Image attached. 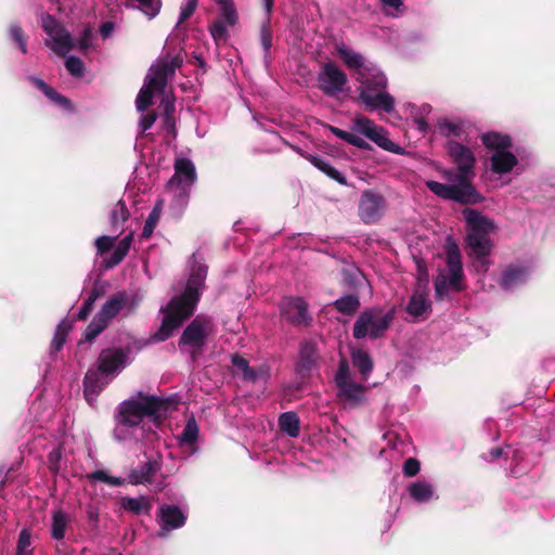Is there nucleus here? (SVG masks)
Wrapping results in <instances>:
<instances>
[{
  "mask_svg": "<svg viewBox=\"0 0 555 555\" xmlns=\"http://www.w3.org/2000/svg\"><path fill=\"white\" fill-rule=\"evenodd\" d=\"M177 406V402L168 397L138 392L130 399L119 403L116 413L114 439L120 443L138 442L143 437L141 426L144 417L156 423L166 417Z\"/></svg>",
  "mask_w": 555,
  "mask_h": 555,
  "instance_id": "nucleus-1",
  "label": "nucleus"
},
{
  "mask_svg": "<svg viewBox=\"0 0 555 555\" xmlns=\"http://www.w3.org/2000/svg\"><path fill=\"white\" fill-rule=\"evenodd\" d=\"M337 52L347 67L353 72L360 85L359 100L366 109L391 113L395 108V99L387 91V78L380 68L345 46L338 47Z\"/></svg>",
  "mask_w": 555,
  "mask_h": 555,
  "instance_id": "nucleus-2",
  "label": "nucleus"
},
{
  "mask_svg": "<svg viewBox=\"0 0 555 555\" xmlns=\"http://www.w3.org/2000/svg\"><path fill=\"white\" fill-rule=\"evenodd\" d=\"M207 267L204 263L196 262V256H193L191 273L184 291L180 295H175L166 307L160 308L164 314L162 325L155 334L157 341H164L169 338L173 332L181 326L184 320L193 314L201 293L205 286Z\"/></svg>",
  "mask_w": 555,
  "mask_h": 555,
  "instance_id": "nucleus-3",
  "label": "nucleus"
},
{
  "mask_svg": "<svg viewBox=\"0 0 555 555\" xmlns=\"http://www.w3.org/2000/svg\"><path fill=\"white\" fill-rule=\"evenodd\" d=\"M196 180V170L192 160L179 157L175 162V173L168 181L163 197L155 204L145 220L142 237L149 238L157 225L163 207L166 203L172 215L179 216L186 207L191 186Z\"/></svg>",
  "mask_w": 555,
  "mask_h": 555,
  "instance_id": "nucleus-4",
  "label": "nucleus"
},
{
  "mask_svg": "<svg viewBox=\"0 0 555 555\" xmlns=\"http://www.w3.org/2000/svg\"><path fill=\"white\" fill-rule=\"evenodd\" d=\"M463 217L466 222V244L472 266L477 274L485 275L492 264L489 258L493 248L490 233L495 228L494 222L472 208H465Z\"/></svg>",
  "mask_w": 555,
  "mask_h": 555,
  "instance_id": "nucleus-5",
  "label": "nucleus"
},
{
  "mask_svg": "<svg viewBox=\"0 0 555 555\" xmlns=\"http://www.w3.org/2000/svg\"><path fill=\"white\" fill-rule=\"evenodd\" d=\"M131 348H106L100 353L96 367H91L83 379L86 400L92 405L99 393L131 363Z\"/></svg>",
  "mask_w": 555,
  "mask_h": 555,
  "instance_id": "nucleus-6",
  "label": "nucleus"
},
{
  "mask_svg": "<svg viewBox=\"0 0 555 555\" xmlns=\"http://www.w3.org/2000/svg\"><path fill=\"white\" fill-rule=\"evenodd\" d=\"M182 60L175 56L168 60H159L154 63L145 77L144 85L140 89L135 106L139 112L145 111L151 104L154 92L163 93L168 79L171 78L176 69L181 66Z\"/></svg>",
  "mask_w": 555,
  "mask_h": 555,
  "instance_id": "nucleus-7",
  "label": "nucleus"
},
{
  "mask_svg": "<svg viewBox=\"0 0 555 555\" xmlns=\"http://www.w3.org/2000/svg\"><path fill=\"white\" fill-rule=\"evenodd\" d=\"M464 269L459 246L448 240L446 244V268L435 279L436 297L442 300L450 292L464 289Z\"/></svg>",
  "mask_w": 555,
  "mask_h": 555,
  "instance_id": "nucleus-8",
  "label": "nucleus"
},
{
  "mask_svg": "<svg viewBox=\"0 0 555 555\" xmlns=\"http://www.w3.org/2000/svg\"><path fill=\"white\" fill-rule=\"evenodd\" d=\"M481 142L491 151L489 167L492 173L503 176L509 173L518 165V157L511 151L512 138L496 131H489L481 135Z\"/></svg>",
  "mask_w": 555,
  "mask_h": 555,
  "instance_id": "nucleus-9",
  "label": "nucleus"
},
{
  "mask_svg": "<svg viewBox=\"0 0 555 555\" xmlns=\"http://www.w3.org/2000/svg\"><path fill=\"white\" fill-rule=\"evenodd\" d=\"M139 300L130 297L126 292L114 294L94 315L85 331V339L92 341L98 337L119 313L126 310V315L131 313L138 306Z\"/></svg>",
  "mask_w": 555,
  "mask_h": 555,
  "instance_id": "nucleus-10",
  "label": "nucleus"
},
{
  "mask_svg": "<svg viewBox=\"0 0 555 555\" xmlns=\"http://www.w3.org/2000/svg\"><path fill=\"white\" fill-rule=\"evenodd\" d=\"M447 183L426 181V186L437 196L451 199L461 204H476L482 201V196L476 191L473 183L460 180L453 171L444 173Z\"/></svg>",
  "mask_w": 555,
  "mask_h": 555,
  "instance_id": "nucleus-11",
  "label": "nucleus"
},
{
  "mask_svg": "<svg viewBox=\"0 0 555 555\" xmlns=\"http://www.w3.org/2000/svg\"><path fill=\"white\" fill-rule=\"evenodd\" d=\"M41 27L47 35L44 44L55 54L66 56L73 49H76V40L70 33L49 13H41Z\"/></svg>",
  "mask_w": 555,
  "mask_h": 555,
  "instance_id": "nucleus-12",
  "label": "nucleus"
},
{
  "mask_svg": "<svg viewBox=\"0 0 555 555\" xmlns=\"http://www.w3.org/2000/svg\"><path fill=\"white\" fill-rule=\"evenodd\" d=\"M392 319V310L387 312L378 308L365 310L353 324V337L357 339L365 337L378 338L387 331Z\"/></svg>",
  "mask_w": 555,
  "mask_h": 555,
  "instance_id": "nucleus-13",
  "label": "nucleus"
},
{
  "mask_svg": "<svg viewBox=\"0 0 555 555\" xmlns=\"http://www.w3.org/2000/svg\"><path fill=\"white\" fill-rule=\"evenodd\" d=\"M337 396L339 400L350 408L363 404L366 400V387L357 383L346 360L339 362L338 371L335 375Z\"/></svg>",
  "mask_w": 555,
  "mask_h": 555,
  "instance_id": "nucleus-14",
  "label": "nucleus"
},
{
  "mask_svg": "<svg viewBox=\"0 0 555 555\" xmlns=\"http://www.w3.org/2000/svg\"><path fill=\"white\" fill-rule=\"evenodd\" d=\"M212 320L205 315H197L183 331L179 348L190 352L193 357L206 345L207 338L214 333Z\"/></svg>",
  "mask_w": 555,
  "mask_h": 555,
  "instance_id": "nucleus-15",
  "label": "nucleus"
},
{
  "mask_svg": "<svg viewBox=\"0 0 555 555\" xmlns=\"http://www.w3.org/2000/svg\"><path fill=\"white\" fill-rule=\"evenodd\" d=\"M447 146L451 159L456 165V170L452 171L460 180L472 183L476 164L472 149L454 140H450Z\"/></svg>",
  "mask_w": 555,
  "mask_h": 555,
  "instance_id": "nucleus-16",
  "label": "nucleus"
},
{
  "mask_svg": "<svg viewBox=\"0 0 555 555\" xmlns=\"http://www.w3.org/2000/svg\"><path fill=\"white\" fill-rule=\"evenodd\" d=\"M351 129L353 132L366 137L383 150L401 154L402 149L387 137L384 128L376 126L371 119L358 116L352 120Z\"/></svg>",
  "mask_w": 555,
  "mask_h": 555,
  "instance_id": "nucleus-17",
  "label": "nucleus"
},
{
  "mask_svg": "<svg viewBox=\"0 0 555 555\" xmlns=\"http://www.w3.org/2000/svg\"><path fill=\"white\" fill-rule=\"evenodd\" d=\"M188 506H179L175 504H163L158 508L157 524L159 538H167L173 530L182 528L188 519Z\"/></svg>",
  "mask_w": 555,
  "mask_h": 555,
  "instance_id": "nucleus-18",
  "label": "nucleus"
},
{
  "mask_svg": "<svg viewBox=\"0 0 555 555\" xmlns=\"http://www.w3.org/2000/svg\"><path fill=\"white\" fill-rule=\"evenodd\" d=\"M387 207L383 194L374 190H365L359 201L358 215L365 224L376 223L382 219Z\"/></svg>",
  "mask_w": 555,
  "mask_h": 555,
  "instance_id": "nucleus-19",
  "label": "nucleus"
},
{
  "mask_svg": "<svg viewBox=\"0 0 555 555\" xmlns=\"http://www.w3.org/2000/svg\"><path fill=\"white\" fill-rule=\"evenodd\" d=\"M319 89L328 96H335L345 91L347 76L335 64L326 63L318 75Z\"/></svg>",
  "mask_w": 555,
  "mask_h": 555,
  "instance_id": "nucleus-20",
  "label": "nucleus"
},
{
  "mask_svg": "<svg viewBox=\"0 0 555 555\" xmlns=\"http://www.w3.org/2000/svg\"><path fill=\"white\" fill-rule=\"evenodd\" d=\"M220 8L218 18L210 27V34L216 41L224 40L228 27L234 26L237 22V13L233 0H216Z\"/></svg>",
  "mask_w": 555,
  "mask_h": 555,
  "instance_id": "nucleus-21",
  "label": "nucleus"
},
{
  "mask_svg": "<svg viewBox=\"0 0 555 555\" xmlns=\"http://www.w3.org/2000/svg\"><path fill=\"white\" fill-rule=\"evenodd\" d=\"M282 317L296 325H306L311 317L308 312V304L300 297L284 298L280 305Z\"/></svg>",
  "mask_w": 555,
  "mask_h": 555,
  "instance_id": "nucleus-22",
  "label": "nucleus"
},
{
  "mask_svg": "<svg viewBox=\"0 0 555 555\" xmlns=\"http://www.w3.org/2000/svg\"><path fill=\"white\" fill-rule=\"evenodd\" d=\"M530 276V269L520 263H511L503 271L499 280L501 288L512 292L524 285Z\"/></svg>",
  "mask_w": 555,
  "mask_h": 555,
  "instance_id": "nucleus-23",
  "label": "nucleus"
},
{
  "mask_svg": "<svg viewBox=\"0 0 555 555\" xmlns=\"http://www.w3.org/2000/svg\"><path fill=\"white\" fill-rule=\"evenodd\" d=\"M234 374L242 375L244 380L256 383L266 380L269 377V369L266 365L250 367L247 360L238 354L232 356L231 359Z\"/></svg>",
  "mask_w": 555,
  "mask_h": 555,
  "instance_id": "nucleus-24",
  "label": "nucleus"
},
{
  "mask_svg": "<svg viewBox=\"0 0 555 555\" xmlns=\"http://www.w3.org/2000/svg\"><path fill=\"white\" fill-rule=\"evenodd\" d=\"M437 131L448 139H466L468 121L461 117H441L437 120Z\"/></svg>",
  "mask_w": 555,
  "mask_h": 555,
  "instance_id": "nucleus-25",
  "label": "nucleus"
},
{
  "mask_svg": "<svg viewBox=\"0 0 555 555\" xmlns=\"http://www.w3.org/2000/svg\"><path fill=\"white\" fill-rule=\"evenodd\" d=\"M505 455L506 459H511V474L514 476H520L525 474L528 469V464L525 463L524 454L518 449H512L508 447L505 451L501 448H493L488 456H485L487 461H495L502 455Z\"/></svg>",
  "mask_w": 555,
  "mask_h": 555,
  "instance_id": "nucleus-26",
  "label": "nucleus"
},
{
  "mask_svg": "<svg viewBox=\"0 0 555 555\" xmlns=\"http://www.w3.org/2000/svg\"><path fill=\"white\" fill-rule=\"evenodd\" d=\"M162 466L157 460H147L145 463L133 468L126 481L131 485H151L160 470Z\"/></svg>",
  "mask_w": 555,
  "mask_h": 555,
  "instance_id": "nucleus-27",
  "label": "nucleus"
},
{
  "mask_svg": "<svg viewBox=\"0 0 555 555\" xmlns=\"http://www.w3.org/2000/svg\"><path fill=\"white\" fill-rule=\"evenodd\" d=\"M317 347L312 341H305L300 346L296 372L302 376H308L317 363Z\"/></svg>",
  "mask_w": 555,
  "mask_h": 555,
  "instance_id": "nucleus-28",
  "label": "nucleus"
},
{
  "mask_svg": "<svg viewBox=\"0 0 555 555\" xmlns=\"http://www.w3.org/2000/svg\"><path fill=\"white\" fill-rule=\"evenodd\" d=\"M431 311V304L426 294L421 291H415L408 305L406 312L414 320L426 319Z\"/></svg>",
  "mask_w": 555,
  "mask_h": 555,
  "instance_id": "nucleus-29",
  "label": "nucleus"
},
{
  "mask_svg": "<svg viewBox=\"0 0 555 555\" xmlns=\"http://www.w3.org/2000/svg\"><path fill=\"white\" fill-rule=\"evenodd\" d=\"M408 492L413 501L425 504L438 499L435 486L427 480H416L409 485Z\"/></svg>",
  "mask_w": 555,
  "mask_h": 555,
  "instance_id": "nucleus-30",
  "label": "nucleus"
},
{
  "mask_svg": "<svg viewBox=\"0 0 555 555\" xmlns=\"http://www.w3.org/2000/svg\"><path fill=\"white\" fill-rule=\"evenodd\" d=\"M301 156L307 158L315 168L324 172L331 179L337 181L341 185L347 184V180L345 176L338 171L335 167H333L328 160L323 157L314 156L311 154H304L299 149H295Z\"/></svg>",
  "mask_w": 555,
  "mask_h": 555,
  "instance_id": "nucleus-31",
  "label": "nucleus"
},
{
  "mask_svg": "<svg viewBox=\"0 0 555 555\" xmlns=\"http://www.w3.org/2000/svg\"><path fill=\"white\" fill-rule=\"evenodd\" d=\"M120 506L134 515H149L152 509V501L145 495L138 498L124 496L120 499Z\"/></svg>",
  "mask_w": 555,
  "mask_h": 555,
  "instance_id": "nucleus-32",
  "label": "nucleus"
},
{
  "mask_svg": "<svg viewBox=\"0 0 555 555\" xmlns=\"http://www.w3.org/2000/svg\"><path fill=\"white\" fill-rule=\"evenodd\" d=\"M72 521V517L68 513L63 509H55L52 513L51 518V537L52 539L60 541L65 537L66 529Z\"/></svg>",
  "mask_w": 555,
  "mask_h": 555,
  "instance_id": "nucleus-33",
  "label": "nucleus"
},
{
  "mask_svg": "<svg viewBox=\"0 0 555 555\" xmlns=\"http://www.w3.org/2000/svg\"><path fill=\"white\" fill-rule=\"evenodd\" d=\"M199 428L194 417H190L186 421V424L182 430V433L177 437L179 446L189 447L192 449V454L195 453L196 449L194 448L197 439H198Z\"/></svg>",
  "mask_w": 555,
  "mask_h": 555,
  "instance_id": "nucleus-34",
  "label": "nucleus"
},
{
  "mask_svg": "<svg viewBox=\"0 0 555 555\" xmlns=\"http://www.w3.org/2000/svg\"><path fill=\"white\" fill-rule=\"evenodd\" d=\"M29 80L55 105L64 109H70L69 100L59 94L52 87L47 85L42 79L37 77H29Z\"/></svg>",
  "mask_w": 555,
  "mask_h": 555,
  "instance_id": "nucleus-35",
  "label": "nucleus"
},
{
  "mask_svg": "<svg viewBox=\"0 0 555 555\" xmlns=\"http://www.w3.org/2000/svg\"><path fill=\"white\" fill-rule=\"evenodd\" d=\"M29 80L55 105L64 109H70L69 100L59 94L52 87L47 85L42 79L37 77H29Z\"/></svg>",
  "mask_w": 555,
  "mask_h": 555,
  "instance_id": "nucleus-36",
  "label": "nucleus"
},
{
  "mask_svg": "<svg viewBox=\"0 0 555 555\" xmlns=\"http://www.w3.org/2000/svg\"><path fill=\"white\" fill-rule=\"evenodd\" d=\"M129 218V211L124 201H118L109 215L112 230L119 235L124 230V224Z\"/></svg>",
  "mask_w": 555,
  "mask_h": 555,
  "instance_id": "nucleus-37",
  "label": "nucleus"
},
{
  "mask_svg": "<svg viewBox=\"0 0 555 555\" xmlns=\"http://www.w3.org/2000/svg\"><path fill=\"white\" fill-rule=\"evenodd\" d=\"M351 361L358 367L362 379L366 380L373 370V362L369 353L361 349L353 350L351 352Z\"/></svg>",
  "mask_w": 555,
  "mask_h": 555,
  "instance_id": "nucleus-38",
  "label": "nucleus"
},
{
  "mask_svg": "<svg viewBox=\"0 0 555 555\" xmlns=\"http://www.w3.org/2000/svg\"><path fill=\"white\" fill-rule=\"evenodd\" d=\"M280 429L292 438L299 435V418L295 412H284L279 417Z\"/></svg>",
  "mask_w": 555,
  "mask_h": 555,
  "instance_id": "nucleus-39",
  "label": "nucleus"
},
{
  "mask_svg": "<svg viewBox=\"0 0 555 555\" xmlns=\"http://www.w3.org/2000/svg\"><path fill=\"white\" fill-rule=\"evenodd\" d=\"M29 412L34 415L33 427L42 429L44 425L50 421L53 411L49 408L42 409V402L40 400L34 401L30 405Z\"/></svg>",
  "mask_w": 555,
  "mask_h": 555,
  "instance_id": "nucleus-40",
  "label": "nucleus"
},
{
  "mask_svg": "<svg viewBox=\"0 0 555 555\" xmlns=\"http://www.w3.org/2000/svg\"><path fill=\"white\" fill-rule=\"evenodd\" d=\"M70 328V322L63 320L59 323L50 346L51 356L57 353L63 348Z\"/></svg>",
  "mask_w": 555,
  "mask_h": 555,
  "instance_id": "nucleus-41",
  "label": "nucleus"
},
{
  "mask_svg": "<svg viewBox=\"0 0 555 555\" xmlns=\"http://www.w3.org/2000/svg\"><path fill=\"white\" fill-rule=\"evenodd\" d=\"M327 129L334 135H336L337 138H339L343 141L348 142L349 144H351L353 146H357V147L362 149V150H369L370 149V144L363 138L358 135L357 133L348 132V131L341 130V129H339L337 127L330 126V125L327 126Z\"/></svg>",
  "mask_w": 555,
  "mask_h": 555,
  "instance_id": "nucleus-42",
  "label": "nucleus"
},
{
  "mask_svg": "<svg viewBox=\"0 0 555 555\" xmlns=\"http://www.w3.org/2000/svg\"><path fill=\"white\" fill-rule=\"evenodd\" d=\"M334 307L343 314L352 315L360 307V300L356 295H346L333 302Z\"/></svg>",
  "mask_w": 555,
  "mask_h": 555,
  "instance_id": "nucleus-43",
  "label": "nucleus"
},
{
  "mask_svg": "<svg viewBox=\"0 0 555 555\" xmlns=\"http://www.w3.org/2000/svg\"><path fill=\"white\" fill-rule=\"evenodd\" d=\"M431 112V106L429 104H422L418 107H413V119L417 127V129L425 133L429 126L426 120V116Z\"/></svg>",
  "mask_w": 555,
  "mask_h": 555,
  "instance_id": "nucleus-44",
  "label": "nucleus"
},
{
  "mask_svg": "<svg viewBox=\"0 0 555 555\" xmlns=\"http://www.w3.org/2000/svg\"><path fill=\"white\" fill-rule=\"evenodd\" d=\"M33 554H34V548L31 546L30 532L27 529H23L18 535L15 555H33Z\"/></svg>",
  "mask_w": 555,
  "mask_h": 555,
  "instance_id": "nucleus-45",
  "label": "nucleus"
},
{
  "mask_svg": "<svg viewBox=\"0 0 555 555\" xmlns=\"http://www.w3.org/2000/svg\"><path fill=\"white\" fill-rule=\"evenodd\" d=\"M89 478L91 480L102 481V482L107 483L113 487H120V486L125 485V482H126V479H122L120 477L111 476V475H108L107 472H105L103 469L94 470L93 473H91L89 475Z\"/></svg>",
  "mask_w": 555,
  "mask_h": 555,
  "instance_id": "nucleus-46",
  "label": "nucleus"
},
{
  "mask_svg": "<svg viewBox=\"0 0 555 555\" xmlns=\"http://www.w3.org/2000/svg\"><path fill=\"white\" fill-rule=\"evenodd\" d=\"M100 295H101V292L96 287H94L90 292V294L86 298L82 307L80 308V310L78 312L79 320H85L89 315V313L93 309V305H94L95 300L100 297Z\"/></svg>",
  "mask_w": 555,
  "mask_h": 555,
  "instance_id": "nucleus-47",
  "label": "nucleus"
},
{
  "mask_svg": "<svg viewBox=\"0 0 555 555\" xmlns=\"http://www.w3.org/2000/svg\"><path fill=\"white\" fill-rule=\"evenodd\" d=\"M65 67L74 77H81L85 73V65L82 61L74 55L66 57Z\"/></svg>",
  "mask_w": 555,
  "mask_h": 555,
  "instance_id": "nucleus-48",
  "label": "nucleus"
},
{
  "mask_svg": "<svg viewBox=\"0 0 555 555\" xmlns=\"http://www.w3.org/2000/svg\"><path fill=\"white\" fill-rule=\"evenodd\" d=\"M48 466L53 473H59L62 469V450L59 446L50 451Z\"/></svg>",
  "mask_w": 555,
  "mask_h": 555,
  "instance_id": "nucleus-49",
  "label": "nucleus"
},
{
  "mask_svg": "<svg viewBox=\"0 0 555 555\" xmlns=\"http://www.w3.org/2000/svg\"><path fill=\"white\" fill-rule=\"evenodd\" d=\"M271 40H272V35H271L270 23H269V21H266L262 23L261 28H260V42H261V47L263 49L266 57L271 49Z\"/></svg>",
  "mask_w": 555,
  "mask_h": 555,
  "instance_id": "nucleus-50",
  "label": "nucleus"
},
{
  "mask_svg": "<svg viewBox=\"0 0 555 555\" xmlns=\"http://www.w3.org/2000/svg\"><path fill=\"white\" fill-rule=\"evenodd\" d=\"M92 29L90 26H86L82 30V34L78 40H76V48H78L82 52H87L89 49H91L92 42Z\"/></svg>",
  "mask_w": 555,
  "mask_h": 555,
  "instance_id": "nucleus-51",
  "label": "nucleus"
},
{
  "mask_svg": "<svg viewBox=\"0 0 555 555\" xmlns=\"http://www.w3.org/2000/svg\"><path fill=\"white\" fill-rule=\"evenodd\" d=\"M196 7L197 0H185V2L181 5L177 26L184 23L194 13Z\"/></svg>",
  "mask_w": 555,
  "mask_h": 555,
  "instance_id": "nucleus-52",
  "label": "nucleus"
},
{
  "mask_svg": "<svg viewBox=\"0 0 555 555\" xmlns=\"http://www.w3.org/2000/svg\"><path fill=\"white\" fill-rule=\"evenodd\" d=\"M11 38L18 44L21 51L26 54L27 53V43L24 38L23 30L20 25H11L10 27Z\"/></svg>",
  "mask_w": 555,
  "mask_h": 555,
  "instance_id": "nucleus-53",
  "label": "nucleus"
},
{
  "mask_svg": "<svg viewBox=\"0 0 555 555\" xmlns=\"http://www.w3.org/2000/svg\"><path fill=\"white\" fill-rule=\"evenodd\" d=\"M117 236H118L117 234L115 236H108V235L99 236L94 242L98 253L103 254V253L108 251L113 247Z\"/></svg>",
  "mask_w": 555,
  "mask_h": 555,
  "instance_id": "nucleus-54",
  "label": "nucleus"
},
{
  "mask_svg": "<svg viewBox=\"0 0 555 555\" xmlns=\"http://www.w3.org/2000/svg\"><path fill=\"white\" fill-rule=\"evenodd\" d=\"M344 279L350 286H357L364 280V276L357 268H346L344 270Z\"/></svg>",
  "mask_w": 555,
  "mask_h": 555,
  "instance_id": "nucleus-55",
  "label": "nucleus"
},
{
  "mask_svg": "<svg viewBox=\"0 0 555 555\" xmlns=\"http://www.w3.org/2000/svg\"><path fill=\"white\" fill-rule=\"evenodd\" d=\"M86 515H87L89 524L93 528H98V526H99V515H100L99 507L95 504H93V503L88 504L86 506Z\"/></svg>",
  "mask_w": 555,
  "mask_h": 555,
  "instance_id": "nucleus-56",
  "label": "nucleus"
},
{
  "mask_svg": "<svg viewBox=\"0 0 555 555\" xmlns=\"http://www.w3.org/2000/svg\"><path fill=\"white\" fill-rule=\"evenodd\" d=\"M386 14L396 16L402 7L401 0H380Z\"/></svg>",
  "mask_w": 555,
  "mask_h": 555,
  "instance_id": "nucleus-57",
  "label": "nucleus"
},
{
  "mask_svg": "<svg viewBox=\"0 0 555 555\" xmlns=\"http://www.w3.org/2000/svg\"><path fill=\"white\" fill-rule=\"evenodd\" d=\"M420 472V462L415 459H408L403 465V473L408 477H413Z\"/></svg>",
  "mask_w": 555,
  "mask_h": 555,
  "instance_id": "nucleus-58",
  "label": "nucleus"
},
{
  "mask_svg": "<svg viewBox=\"0 0 555 555\" xmlns=\"http://www.w3.org/2000/svg\"><path fill=\"white\" fill-rule=\"evenodd\" d=\"M126 256H127V254L115 248L113 254L111 255V257L108 259H106L105 268L112 269V268L116 267L118 263H120L124 260V258Z\"/></svg>",
  "mask_w": 555,
  "mask_h": 555,
  "instance_id": "nucleus-59",
  "label": "nucleus"
},
{
  "mask_svg": "<svg viewBox=\"0 0 555 555\" xmlns=\"http://www.w3.org/2000/svg\"><path fill=\"white\" fill-rule=\"evenodd\" d=\"M132 241H133V234L129 233L122 240L119 241V243L117 244L116 248L118 250H121L125 254H128L129 250H130Z\"/></svg>",
  "mask_w": 555,
  "mask_h": 555,
  "instance_id": "nucleus-60",
  "label": "nucleus"
},
{
  "mask_svg": "<svg viewBox=\"0 0 555 555\" xmlns=\"http://www.w3.org/2000/svg\"><path fill=\"white\" fill-rule=\"evenodd\" d=\"M156 116L154 114L143 115L140 119V128L142 132L149 130L155 122Z\"/></svg>",
  "mask_w": 555,
  "mask_h": 555,
  "instance_id": "nucleus-61",
  "label": "nucleus"
},
{
  "mask_svg": "<svg viewBox=\"0 0 555 555\" xmlns=\"http://www.w3.org/2000/svg\"><path fill=\"white\" fill-rule=\"evenodd\" d=\"M115 25L113 22H105L100 27V33L103 39L108 38L114 31Z\"/></svg>",
  "mask_w": 555,
  "mask_h": 555,
  "instance_id": "nucleus-62",
  "label": "nucleus"
},
{
  "mask_svg": "<svg viewBox=\"0 0 555 555\" xmlns=\"http://www.w3.org/2000/svg\"><path fill=\"white\" fill-rule=\"evenodd\" d=\"M543 366L547 372L555 373V356L545 359L543 362Z\"/></svg>",
  "mask_w": 555,
  "mask_h": 555,
  "instance_id": "nucleus-63",
  "label": "nucleus"
},
{
  "mask_svg": "<svg viewBox=\"0 0 555 555\" xmlns=\"http://www.w3.org/2000/svg\"><path fill=\"white\" fill-rule=\"evenodd\" d=\"M162 105L164 106V115H172L175 105L168 99H164Z\"/></svg>",
  "mask_w": 555,
  "mask_h": 555,
  "instance_id": "nucleus-64",
  "label": "nucleus"
}]
</instances>
